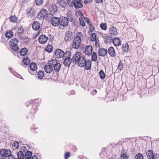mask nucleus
<instances>
[{
  "label": "nucleus",
  "instance_id": "nucleus-1",
  "mask_svg": "<svg viewBox=\"0 0 159 159\" xmlns=\"http://www.w3.org/2000/svg\"><path fill=\"white\" fill-rule=\"evenodd\" d=\"M73 63H77L80 67L84 66L86 70H89L91 68V61L90 60H88L82 56V54L79 52H76L72 57Z\"/></svg>",
  "mask_w": 159,
  "mask_h": 159
},
{
  "label": "nucleus",
  "instance_id": "nucleus-2",
  "mask_svg": "<svg viewBox=\"0 0 159 159\" xmlns=\"http://www.w3.org/2000/svg\"><path fill=\"white\" fill-rule=\"evenodd\" d=\"M0 155L3 158L6 159H12V156L11 155V151L8 149H2L0 151Z\"/></svg>",
  "mask_w": 159,
  "mask_h": 159
},
{
  "label": "nucleus",
  "instance_id": "nucleus-3",
  "mask_svg": "<svg viewBox=\"0 0 159 159\" xmlns=\"http://www.w3.org/2000/svg\"><path fill=\"white\" fill-rule=\"evenodd\" d=\"M65 53L68 54L69 56H71V52L69 51H66L65 53L63 51L60 49H57L55 52V56L57 58H60L64 57Z\"/></svg>",
  "mask_w": 159,
  "mask_h": 159
},
{
  "label": "nucleus",
  "instance_id": "nucleus-4",
  "mask_svg": "<svg viewBox=\"0 0 159 159\" xmlns=\"http://www.w3.org/2000/svg\"><path fill=\"white\" fill-rule=\"evenodd\" d=\"M48 17V11L44 9H42L38 14L37 18L39 20H43Z\"/></svg>",
  "mask_w": 159,
  "mask_h": 159
},
{
  "label": "nucleus",
  "instance_id": "nucleus-5",
  "mask_svg": "<svg viewBox=\"0 0 159 159\" xmlns=\"http://www.w3.org/2000/svg\"><path fill=\"white\" fill-rule=\"evenodd\" d=\"M81 42V39L80 37L77 36L75 37L73 42V48L76 49H78L80 45Z\"/></svg>",
  "mask_w": 159,
  "mask_h": 159
},
{
  "label": "nucleus",
  "instance_id": "nucleus-6",
  "mask_svg": "<svg viewBox=\"0 0 159 159\" xmlns=\"http://www.w3.org/2000/svg\"><path fill=\"white\" fill-rule=\"evenodd\" d=\"M60 18L57 17H53L51 20V23L54 26L57 27L60 25Z\"/></svg>",
  "mask_w": 159,
  "mask_h": 159
},
{
  "label": "nucleus",
  "instance_id": "nucleus-7",
  "mask_svg": "<svg viewBox=\"0 0 159 159\" xmlns=\"http://www.w3.org/2000/svg\"><path fill=\"white\" fill-rule=\"evenodd\" d=\"M118 34L117 29L113 26H111L109 29V36L111 38L116 36Z\"/></svg>",
  "mask_w": 159,
  "mask_h": 159
},
{
  "label": "nucleus",
  "instance_id": "nucleus-8",
  "mask_svg": "<svg viewBox=\"0 0 159 159\" xmlns=\"http://www.w3.org/2000/svg\"><path fill=\"white\" fill-rule=\"evenodd\" d=\"M60 25L64 27L68 25V19L65 17H61L60 18Z\"/></svg>",
  "mask_w": 159,
  "mask_h": 159
},
{
  "label": "nucleus",
  "instance_id": "nucleus-9",
  "mask_svg": "<svg viewBox=\"0 0 159 159\" xmlns=\"http://www.w3.org/2000/svg\"><path fill=\"white\" fill-rule=\"evenodd\" d=\"M30 70L29 71L32 75H35L36 74V70L37 69V65L34 62L32 63L30 65Z\"/></svg>",
  "mask_w": 159,
  "mask_h": 159
},
{
  "label": "nucleus",
  "instance_id": "nucleus-10",
  "mask_svg": "<svg viewBox=\"0 0 159 159\" xmlns=\"http://www.w3.org/2000/svg\"><path fill=\"white\" fill-rule=\"evenodd\" d=\"M49 11L50 12V14L53 15L56 13L57 11V5L53 4L49 8Z\"/></svg>",
  "mask_w": 159,
  "mask_h": 159
},
{
  "label": "nucleus",
  "instance_id": "nucleus-11",
  "mask_svg": "<svg viewBox=\"0 0 159 159\" xmlns=\"http://www.w3.org/2000/svg\"><path fill=\"white\" fill-rule=\"evenodd\" d=\"M81 0H72V3L75 8L77 9L83 7L82 4L81 3Z\"/></svg>",
  "mask_w": 159,
  "mask_h": 159
},
{
  "label": "nucleus",
  "instance_id": "nucleus-12",
  "mask_svg": "<svg viewBox=\"0 0 159 159\" xmlns=\"http://www.w3.org/2000/svg\"><path fill=\"white\" fill-rule=\"evenodd\" d=\"M73 33L70 31H67L66 32L65 34V40L67 41H70L73 37Z\"/></svg>",
  "mask_w": 159,
  "mask_h": 159
},
{
  "label": "nucleus",
  "instance_id": "nucleus-13",
  "mask_svg": "<svg viewBox=\"0 0 159 159\" xmlns=\"http://www.w3.org/2000/svg\"><path fill=\"white\" fill-rule=\"evenodd\" d=\"M39 42L42 44H45L48 40V37L44 34L40 35L38 39Z\"/></svg>",
  "mask_w": 159,
  "mask_h": 159
},
{
  "label": "nucleus",
  "instance_id": "nucleus-14",
  "mask_svg": "<svg viewBox=\"0 0 159 159\" xmlns=\"http://www.w3.org/2000/svg\"><path fill=\"white\" fill-rule=\"evenodd\" d=\"M107 52L110 56L112 57H114L116 56V53L114 48L112 47H109Z\"/></svg>",
  "mask_w": 159,
  "mask_h": 159
},
{
  "label": "nucleus",
  "instance_id": "nucleus-15",
  "mask_svg": "<svg viewBox=\"0 0 159 159\" xmlns=\"http://www.w3.org/2000/svg\"><path fill=\"white\" fill-rule=\"evenodd\" d=\"M107 49L101 48L98 50V54L99 56L102 57H105L107 54Z\"/></svg>",
  "mask_w": 159,
  "mask_h": 159
},
{
  "label": "nucleus",
  "instance_id": "nucleus-16",
  "mask_svg": "<svg viewBox=\"0 0 159 159\" xmlns=\"http://www.w3.org/2000/svg\"><path fill=\"white\" fill-rule=\"evenodd\" d=\"M27 12L26 15L32 18L35 15V11L34 9L33 8H31L30 10L27 11Z\"/></svg>",
  "mask_w": 159,
  "mask_h": 159
},
{
  "label": "nucleus",
  "instance_id": "nucleus-17",
  "mask_svg": "<svg viewBox=\"0 0 159 159\" xmlns=\"http://www.w3.org/2000/svg\"><path fill=\"white\" fill-rule=\"evenodd\" d=\"M40 24L37 21H34L32 25L33 29L35 30H39L40 28Z\"/></svg>",
  "mask_w": 159,
  "mask_h": 159
},
{
  "label": "nucleus",
  "instance_id": "nucleus-18",
  "mask_svg": "<svg viewBox=\"0 0 159 159\" xmlns=\"http://www.w3.org/2000/svg\"><path fill=\"white\" fill-rule=\"evenodd\" d=\"M146 154L148 159H154V155L152 150H148L146 152Z\"/></svg>",
  "mask_w": 159,
  "mask_h": 159
},
{
  "label": "nucleus",
  "instance_id": "nucleus-19",
  "mask_svg": "<svg viewBox=\"0 0 159 159\" xmlns=\"http://www.w3.org/2000/svg\"><path fill=\"white\" fill-rule=\"evenodd\" d=\"M72 59L69 57H67L64 59L63 61V64L66 66H69L71 64Z\"/></svg>",
  "mask_w": 159,
  "mask_h": 159
},
{
  "label": "nucleus",
  "instance_id": "nucleus-20",
  "mask_svg": "<svg viewBox=\"0 0 159 159\" xmlns=\"http://www.w3.org/2000/svg\"><path fill=\"white\" fill-rule=\"evenodd\" d=\"M92 52V48L91 45H88L85 47V53L88 55H90Z\"/></svg>",
  "mask_w": 159,
  "mask_h": 159
},
{
  "label": "nucleus",
  "instance_id": "nucleus-21",
  "mask_svg": "<svg viewBox=\"0 0 159 159\" xmlns=\"http://www.w3.org/2000/svg\"><path fill=\"white\" fill-rule=\"evenodd\" d=\"M44 70L47 74H49L53 71V68L51 66L46 65L45 66Z\"/></svg>",
  "mask_w": 159,
  "mask_h": 159
},
{
  "label": "nucleus",
  "instance_id": "nucleus-22",
  "mask_svg": "<svg viewBox=\"0 0 159 159\" xmlns=\"http://www.w3.org/2000/svg\"><path fill=\"white\" fill-rule=\"evenodd\" d=\"M111 40L115 46H119L121 44V41L120 38H115Z\"/></svg>",
  "mask_w": 159,
  "mask_h": 159
},
{
  "label": "nucleus",
  "instance_id": "nucleus-23",
  "mask_svg": "<svg viewBox=\"0 0 159 159\" xmlns=\"http://www.w3.org/2000/svg\"><path fill=\"white\" fill-rule=\"evenodd\" d=\"M54 70L56 72H58L60 70L61 65L60 63H57L53 66Z\"/></svg>",
  "mask_w": 159,
  "mask_h": 159
},
{
  "label": "nucleus",
  "instance_id": "nucleus-24",
  "mask_svg": "<svg viewBox=\"0 0 159 159\" xmlns=\"http://www.w3.org/2000/svg\"><path fill=\"white\" fill-rule=\"evenodd\" d=\"M32 152L30 151H27L24 155V158L25 159H31L32 156Z\"/></svg>",
  "mask_w": 159,
  "mask_h": 159
},
{
  "label": "nucleus",
  "instance_id": "nucleus-25",
  "mask_svg": "<svg viewBox=\"0 0 159 159\" xmlns=\"http://www.w3.org/2000/svg\"><path fill=\"white\" fill-rule=\"evenodd\" d=\"M44 71L39 70L37 73V75L38 78L40 80L42 79L44 76Z\"/></svg>",
  "mask_w": 159,
  "mask_h": 159
},
{
  "label": "nucleus",
  "instance_id": "nucleus-26",
  "mask_svg": "<svg viewBox=\"0 0 159 159\" xmlns=\"http://www.w3.org/2000/svg\"><path fill=\"white\" fill-rule=\"evenodd\" d=\"M13 32L11 30L7 31L5 34L6 37L9 39L11 38L13 36Z\"/></svg>",
  "mask_w": 159,
  "mask_h": 159
},
{
  "label": "nucleus",
  "instance_id": "nucleus-27",
  "mask_svg": "<svg viewBox=\"0 0 159 159\" xmlns=\"http://www.w3.org/2000/svg\"><path fill=\"white\" fill-rule=\"evenodd\" d=\"M122 51L124 52H128L129 49V45L128 43L123 44L122 45Z\"/></svg>",
  "mask_w": 159,
  "mask_h": 159
},
{
  "label": "nucleus",
  "instance_id": "nucleus-28",
  "mask_svg": "<svg viewBox=\"0 0 159 159\" xmlns=\"http://www.w3.org/2000/svg\"><path fill=\"white\" fill-rule=\"evenodd\" d=\"M18 40L16 38H13L11 39L9 42V45L17 44Z\"/></svg>",
  "mask_w": 159,
  "mask_h": 159
},
{
  "label": "nucleus",
  "instance_id": "nucleus-29",
  "mask_svg": "<svg viewBox=\"0 0 159 159\" xmlns=\"http://www.w3.org/2000/svg\"><path fill=\"white\" fill-rule=\"evenodd\" d=\"M28 50L27 49L25 48H22L20 51V54L22 56H24L28 52Z\"/></svg>",
  "mask_w": 159,
  "mask_h": 159
},
{
  "label": "nucleus",
  "instance_id": "nucleus-30",
  "mask_svg": "<svg viewBox=\"0 0 159 159\" xmlns=\"http://www.w3.org/2000/svg\"><path fill=\"white\" fill-rule=\"evenodd\" d=\"M57 63V61L56 59H52L49 62L48 65L51 66L53 68V67Z\"/></svg>",
  "mask_w": 159,
  "mask_h": 159
},
{
  "label": "nucleus",
  "instance_id": "nucleus-31",
  "mask_svg": "<svg viewBox=\"0 0 159 159\" xmlns=\"http://www.w3.org/2000/svg\"><path fill=\"white\" fill-rule=\"evenodd\" d=\"M17 155L18 159H24V154L22 151H19Z\"/></svg>",
  "mask_w": 159,
  "mask_h": 159
},
{
  "label": "nucleus",
  "instance_id": "nucleus-32",
  "mask_svg": "<svg viewBox=\"0 0 159 159\" xmlns=\"http://www.w3.org/2000/svg\"><path fill=\"white\" fill-rule=\"evenodd\" d=\"M98 75L100 78L102 80H104L105 78V74L103 71L101 70L99 72Z\"/></svg>",
  "mask_w": 159,
  "mask_h": 159
},
{
  "label": "nucleus",
  "instance_id": "nucleus-33",
  "mask_svg": "<svg viewBox=\"0 0 159 159\" xmlns=\"http://www.w3.org/2000/svg\"><path fill=\"white\" fill-rule=\"evenodd\" d=\"M45 50L46 51L50 53L52 52L53 50V47L51 45L48 44L45 48Z\"/></svg>",
  "mask_w": 159,
  "mask_h": 159
},
{
  "label": "nucleus",
  "instance_id": "nucleus-34",
  "mask_svg": "<svg viewBox=\"0 0 159 159\" xmlns=\"http://www.w3.org/2000/svg\"><path fill=\"white\" fill-rule=\"evenodd\" d=\"M19 146V143L17 141H15L13 142V143L12 148L13 149H16L18 148Z\"/></svg>",
  "mask_w": 159,
  "mask_h": 159
},
{
  "label": "nucleus",
  "instance_id": "nucleus-35",
  "mask_svg": "<svg viewBox=\"0 0 159 159\" xmlns=\"http://www.w3.org/2000/svg\"><path fill=\"white\" fill-rule=\"evenodd\" d=\"M96 34L95 33L91 34V38L90 40L92 42H94L96 41Z\"/></svg>",
  "mask_w": 159,
  "mask_h": 159
},
{
  "label": "nucleus",
  "instance_id": "nucleus-36",
  "mask_svg": "<svg viewBox=\"0 0 159 159\" xmlns=\"http://www.w3.org/2000/svg\"><path fill=\"white\" fill-rule=\"evenodd\" d=\"M23 62L26 65H28L30 63V60L28 58L26 57L23 59Z\"/></svg>",
  "mask_w": 159,
  "mask_h": 159
},
{
  "label": "nucleus",
  "instance_id": "nucleus-37",
  "mask_svg": "<svg viewBox=\"0 0 159 159\" xmlns=\"http://www.w3.org/2000/svg\"><path fill=\"white\" fill-rule=\"evenodd\" d=\"M10 21L13 22H16L18 20V19L15 16H11L10 18Z\"/></svg>",
  "mask_w": 159,
  "mask_h": 159
},
{
  "label": "nucleus",
  "instance_id": "nucleus-38",
  "mask_svg": "<svg viewBox=\"0 0 159 159\" xmlns=\"http://www.w3.org/2000/svg\"><path fill=\"white\" fill-rule=\"evenodd\" d=\"M67 18L68 19V21L70 20L71 22L73 21L74 18L73 17V15L69 13H67Z\"/></svg>",
  "mask_w": 159,
  "mask_h": 159
},
{
  "label": "nucleus",
  "instance_id": "nucleus-39",
  "mask_svg": "<svg viewBox=\"0 0 159 159\" xmlns=\"http://www.w3.org/2000/svg\"><path fill=\"white\" fill-rule=\"evenodd\" d=\"M97 59V55L96 52H93L92 55V60L95 61Z\"/></svg>",
  "mask_w": 159,
  "mask_h": 159
},
{
  "label": "nucleus",
  "instance_id": "nucleus-40",
  "mask_svg": "<svg viewBox=\"0 0 159 159\" xmlns=\"http://www.w3.org/2000/svg\"><path fill=\"white\" fill-rule=\"evenodd\" d=\"M100 27L102 30H106L107 28V25L106 23H101L100 25Z\"/></svg>",
  "mask_w": 159,
  "mask_h": 159
},
{
  "label": "nucleus",
  "instance_id": "nucleus-41",
  "mask_svg": "<svg viewBox=\"0 0 159 159\" xmlns=\"http://www.w3.org/2000/svg\"><path fill=\"white\" fill-rule=\"evenodd\" d=\"M143 155L140 153H138L135 156V159H143Z\"/></svg>",
  "mask_w": 159,
  "mask_h": 159
},
{
  "label": "nucleus",
  "instance_id": "nucleus-42",
  "mask_svg": "<svg viewBox=\"0 0 159 159\" xmlns=\"http://www.w3.org/2000/svg\"><path fill=\"white\" fill-rule=\"evenodd\" d=\"M10 45L11 46V49L14 51H17L19 49V48L18 46L17 45V44H13Z\"/></svg>",
  "mask_w": 159,
  "mask_h": 159
},
{
  "label": "nucleus",
  "instance_id": "nucleus-43",
  "mask_svg": "<svg viewBox=\"0 0 159 159\" xmlns=\"http://www.w3.org/2000/svg\"><path fill=\"white\" fill-rule=\"evenodd\" d=\"M21 39L25 43H27L29 40V39L28 37L26 36H23L21 37Z\"/></svg>",
  "mask_w": 159,
  "mask_h": 159
},
{
  "label": "nucleus",
  "instance_id": "nucleus-44",
  "mask_svg": "<svg viewBox=\"0 0 159 159\" xmlns=\"http://www.w3.org/2000/svg\"><path fill=\"white\" fill-rule=\"evenodd\" d=\"M121 159H128L129 157V156L127 155L125 153H123L120 155Z\"/></svg>",
  "mask_w": 159,
  "mask_h": 159
},
{
  "label": "nucleus",
  "instance_id": "nucleus-45",
  "mask_svg": "<svg viewBox=\"0 0 159 159\" xmlns=\"http://www.w3.org/2000/svg\"><path fill=\"white\" fill-rule=\"evenodd\" d=\"M43 0H35L36 5H41L43 3Z\"/></svg>",
  "mask_w": 159,
  "mask_h": 159
},
{
  "label": "nucleus",
  "instance_id": "nucleus-46",
  "mask_svg": "<svg viewBox=\"0 0 159 159\" xmlns=\"http://www.w3.org/2000/svg\"><path fill=\"white\" fill-rule=\"evenodd\" d=\"M34 107L32 106V109H31L30 111V113L33 114H35L37 110L36 108V106L34 105Z\"/></svg>",
  "mask_w": 159,
  "mask_h": 159
},
{
  "label": "nucleus",
  "instance_id": "nucleus-47",
  "mask_svg": "<svg viewBox=\"0 0 159 159\" xmlns=\"http://www.w3.org/2000/svg\"><path fill=\"white\" fill-rule=\"evenodd\" d=\"M24 31L23 27L22 26H20L18 29V33L19 34H21Z\"/></svg>",
  "mask_w": 159,
  "mask_h": 159
},
{
  "label": "nucleus",
  "instance_id": "nucleus-48",
  "mask_svg": "<svg viewBox=\"0 0 159 159\" xmlns=\"http://www.w3.org/2000/svg\"><path fill=\"white\" fill-rule=\"evenodd\" d=\"M82 18H80V21L81 25L83 26H84L85 24Z\"/></svg>",
  "mask_w": 159,
  "mask_h": 159
},
{
  "label": "nucleus",
  "instance_id": "nucleus-49",
  "mask_svg": "<svg viewBox=\"0 0 159 159\" xmlns=\"http://www.w3.org/2000/svg\"><path fill=\"white\" fill-rule=\"evenodd\" d=\"M118 68L120 70H122L123 68V64H122V63L121 61H120L119 62V63L118 65Z\"/></svg>",
  "mask_w": 159,
  "mask_h": 159
},
{
  "label": "nucleus",
  "instance_id": "nucleus-50",
  "mask_svg": "<svg viewBox=\"0 0 159 159\" xmlns=\"http://www.w3.org/2000/svg\"><path fill=\"white\" fill-rule=\"evenodd\" d=\"M77 14L79 16H80L81 18H84V16L82 11L81 10H78L77 12Z\"/></svg>",
  "mask_w": 159,
  "mask_h": 159
},
{
  "label": "nucleus",
  "instance_id": "nucleus-51",
  "mask_svg": "<svg viewBox=\"0 0 159 159\" xmlns=\"http://www.w3.org/2000/svg\"><path fill=\"white\" fill-rule=\"evenodd\" d=\"M70 153L69 152H66L65 155V159H67L70 156Z\"/></svg>",
  "mask_w": 159,
  "mask_h": 159
},
{
  "label": "nucleus",
  "instance_id": "nucleus-52",
  "mask_svg": "<svg viewBox=\"0 0 159 159\" xmlns=\"http://www.w3.org/2000/svg\"><path fill=\"white\" fill-rule=\"evenodd\" d=\"M34 100H31L30 102H26L25 103V105L27 107H28L29 106V105H30V104H31V103H34Z\"/></svg>",
  "mask_w": 159,
  "mask_h": 159
},
{
  "label": "nucleus",
  "instance_id": "nucleus-53",
  "mask_svg": "<svg viewBox=\"0 0 159 159\" xmlns=\"http://www.w3.org/2000/svg\"><path fill=\"white\" fill-rule=\"evenodd\" d=\"M84 19H86L85 22L89 24L90 26H91L92 23L90 21L89 19L87 18H84Z\"/></svg>",
  "mask_w": 159,
  "mask_h": 159
},
{
  "label": "nucleus",
  "instance_id": "nucleus-54",
  "mask_svg": "<svg viewBox=\"0 0 159 159\" xmlns=\"http://www.w3.org/2000/svg\"><path fill=\"white\" fill-rule=\"evenodd\" d=\"M95 46L96 47H99L100 46V44H99V40H98L95 41Z\"/></svg>",
  "mask_w": 159,
  "mask_h": 159
},
{
  "label": "nucleus",
  "instance_id": "nucleus-55",
  "mask_svg": "<svg viewBox=\"0 0 159 159\" xmlns=\"http://www.w3.org/2000/svg\"><path fill=\"white\" fill-rule=\"evenodd\" d=\"M110 37L109 36H106L105 37V40H106V41L107 42V43H108L110 40Z\"/></svg>",
  "mask_w": 159,
  "mask_h": 159
},
{
  "label": "nucleus",
  "instance_id": "nucleus-56",
  "mask_svg": "<svg viewBox=\"0 0 159 159\" xmlns=\"http://www.w3.org/2000/svg\"><path fill=\"white\" fill-rule=\"evenodd\" d=\"M90 30L91 32H93L94 30V28L92 25L89 27Z\"/></svg>",
  "mask_w": 159,
  "mask_h": 159
},
{
  "label": "nucleus",
  "instance_id": "nucleus-57",
  "mask_svg": "<svg viewBox=\"0 0 159 159\" xmlns=\"http://www.w3.org/2000/svg\"><path fill=\"white\" fill-rule=\"evenodd\" d=\"M96 3H101L103 2V0H94Z\"/></svg>",
  "mask_w": 159,
  "mask_h": 159
},
{
  "label": "nucleus",
  "instance_id": "nucleus-58",
  "mask_svg": "<svg viewBox=\"0 0 159 159\" xmlns=\"http://www.w3.org/2000/svg\"><path fill=\"white\" fill-rule=\"evenodd\" d=\"M70 93L71 95H74L75 94V92L74 90H72L70 91Z\"/></svg>",
  "mask_w": 159,
  "mask_h": 159
},
{
  "label": "nucleus",
  "instance_id": "nucleus-59",
  "mask_svg": "<svg viewBox=\"0 0 159 159\" xmlns=\"http://www.w3.org/2000/svg\"><path fill=\"white\" fill-rule=\"evenodd\" d=\"M71 148L73 149V150L74 152H75L77 150L76 148V147L74 146H73Z\"/></svg>",
  "mask_w": 159,
  "mask_h": 159
},
{
  "label": "nucleus",
  "instance_id": "nucleus-60",
  "mask_svg": "<svg viewBox=\"0 0 159 159\" xmlns=\"http://www.w3.org/2000/svg\"><path fill=\"white\" fill-rule=\"evenodd\" d=\"M32 159H38L37 156L36 155H34L32 156Z\"/></svg>",
  "mask_w": 159,
  "mask_h": 159
},
{
  "label": "nucleus",
  "instance_id": "nucleus-61",
  "mask_svg": "<svg viewBox=\"0 0 159 159\" xmlns=\"http://www.w3.org/2000/svg\"><path fill=\"white\" fill-rule=\"evenodd\" d=\"M67 3H68V5H69L70 6H71H71H73V5H72V4H72V2H70V0H69V1H68V2H67Z\"/></svg>",
  "mask_w": 159,
  "mask_h": 159
},
{
  "label": "nucleus",
  "instance_id": "nucleus-62",
  "mask_svg": "<svg viewBox=\"0 0 159 159\" xmlns=\"http://www.w3.org/2000/svg\"><path fill=\"white\" fill-rule=\"evenodd\" d=\"M17 77L19 78H20V77H21V76L19 75V74H17V75L16 76Z\"/></svg>",
  "mask_w": 159,
  "mask_h": 159
},
{
  "label": "nucleus",
  "instance_id": "nucleus-63",
  "mask_svg": "<svg viewBox=\"0 0 159 159\" xmlns=\"http://www.w3.org/2000/svg\"><path fill=\"white\" fill-rule=\"evenodd\" d=\"M88 1H86V0H85L84 1V3L86 4H87V3H88Z\"/></svg>",
  "mask_w": 159,
  "mask_h": 159
},
{
  "label": "nucleus",
  "instance_id": "nucleus-64",
  "mask_svg": "<svg viewBox=\"0 0 159 159\" xmlns=\"http://www.w3.org/2000/svg\"><path fill=\"white\" fill-rule=\"evenodd\" d=\"M93 0H89L90 2L92 3L93 2Z\"/></svg>",
  "mask_w": 159,
  "mask_h": 159
}]
</instances>
